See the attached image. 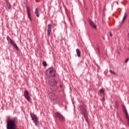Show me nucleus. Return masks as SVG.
Instances as JSON below:
<instances>
[{
  "mask_svg": "<svg viewBox=\"0 0 129 129\" xmlns=\"http://www.w3.org/2000/svg\"><path fill=\"white\" fill-rule=\"evenodd\" d=\"M18 118L17 117H14L8 120L7 121V129H17L18 127Z\"/></svg>",
  "mask_w": 129,
  "mask_h": 129,
  "instance_id": "nucleus-1",
  "label": "nucleus"
},
{
  "mask_svg": "<svg viewBox=\"0 0 129 129\" xmlns=\"http://www.w3.org/2000/svg\"><path fill=\"white\" fill-rule=\"evenodd\" d=\"M79 107L81 114L83 115L86 122L88 123V122H89V118H88V114L87 113L86 108L83 106L82 105H80Z\"/></svg>",
  "mask_w": 129,
  "mask_h": 129,
  "instance_id": "nucleus-2",
  "label": "nucleus"
},
{
  "mask_svg": "<svg viewBox=\"0 0 129 129\" xmlns=\"http://www.w3.org/2000/svg\"><path fill=\"white\" fill-rule=\"evenodd\" d=\"M46 75L47 77H55L56 71L53 68H49L46 71Z\"/></svg>",
  "mask_w": 129,
  "mask_h": 129,
  "instance_id": "nucleus-3",
  "label": "nucleus"
},
{
  "mask_svg": "<svg viewBox=\"0 0 129 129\" xmlns=\"http://www.w3.org/2000/svg\"><path fill=\"white\" fill-rule=\"evenodd\" d=\"M48 97L51 102H55L58 99V96L52 92H49L48 93Z\"/></svg>",
  "mask_w": 129,
  "mask_h": 129,
  "instance_id": "nucleus-4",
  "label": "nucleus"
},
{
  "mask_svg": "<svg viewBox=\"0 0 129 129\" xmlns=\"http://www.w3.org/2000/svg\"><path fill=\"white\" fill-rule=\"evenodd\" d=\"M55 117L58 118L61 122H65V117L59 112H57L55 113Z\"/></svg>",
  "mask_w": 129,
  "mask_h": 129,
  "instance_id": "nucleus-5",
  "label": "nucleus"
},
{
  "mask_svg": "<svg viewBox=\"0 0 129 129\" xmlns=\"http://www.w3.org/2000/svg\"><path fill=\"white\" fill-rule=\"evenodd\" d=\"M30 115L36 126H38L39 124V120H38V117H37V116L35 115V114H33V113H30Z\"/></svg>",
  "mask_w": 129,
  "mask_h": 129,
  "instance_id": "nucleus-6",
  "label": "nucleus"
},
{
  "mask_svg": "<svg viewBox=\"0 0 129 129\" xmlns=\"http://www.w3.org/2000/svg\"><path fill=\"white\" fill-rule=\"evenodd\" d=\"M24 96L29 102H31V97H30L29 92L27 90H25L24 92Z\"/></svg>",
  "mask_w": 129,
  "mask_h": 129,
  "instance_id": "nucleus-7",
  "label": "nucleus"
},
{
  "mask_svg": "<svg viewBox=\"0 0 129 129\" xmlns=\"http://www.w3.org/2000/svg\"><path fill=\"white\" fill-rule=\"evenodd\" d=\"M56 80L55 79H51L48 81V84L51 87H53V86H56Z\"/></svg>",
  "mask_w": 129,
  "mask_h": 129,
  "instance_id": "nucleus-8",
  "label": "nucleus"
},
{
  "mask_svg": "<svg viewBox=\"0 0 129 129\" xmlns=\"http://www.w3.org/2000/svg\"><path fill=\"white\" fill-rule=\"evenodd\" d=\"M27 16L30 22H32V16H31V9L28 6L26 7Z\"/></svg>",
  "mask_w": 129,
  "mask_h": 129,
  "instance_id": "nucleus-9",
  "label": "nucleus"
},
{
  "mask_svg": "<svg viewBox=\"0 0 129 129\" xmlns=\"http://www.w3.org/2000/svg\"><path fill=\"white\" fill-rule=\"evenodd\" d=\"M89 23L90 24V26L93 29H95V30H96L97 28H96V25H95V24H94V22L93 21L89 20Z\"/></svg>",
  "mask_w": 129,
  "mask_h": 129,
  "instance_id": "nucleus-10",
  "label": "nucleus"
},
{
  "mask_svg": "<svg viewBox=\"0 0 129 129\" xmlns=\"http://www.w3.org/2000/svg\"><path fill=\"white\" fill-rule=\"evenodd\" d=\"M51 27H52V25L51 24H48L47 25V33L48 37L50 36V33H51Z\"/></svg>",
  "mask_w": 129,
  "mask_h": 129,
  "instance_id": "nucleus-11",
  "label": "nucleus"
},
{
  "mask_svg": "<svg viewBox=\"0 0 129 129\" xmlns=\"http://www.w3.org/2000/svg\"><path fill=\"white\" fill-rule=\"evenodd\" d=\"M56 87H57V88H59V86L60 88H62V84H61V82H59V81H56Z\"/></svg>",
  "mask_w": 129,
  "mask_h": 129,
  "instance_id": "nucleus-12",
  "label": "nucleus"
},
{
  "mask_svg": "<svg viewBox=\"0 0 129 129\" xmlns=\"http://www.w3.org/2000/svg\"><path fill=\"white\" fill-rule=\"evenodd\" d=\"M11 44L12 45V46H13L14 48L16 49V50H17V51H19V47H18V45H17V44H16V43H15V42L12 41Z\"/></svg>",
  "mask_w": 129,
  "mask_h": 129,
  "instance_id": "nucleus-13",
  "label": "nucleus"
},
{
  "mask_svg": "<svg viewBox=\"0 0 129 129\" xmlns=\"http://www.w3.org/2000/svg\"><path fill=\"white\" fill-rule=\"evenodd\" d=\"M35 15H36V17L37 18H39V17H40V13L39 12V9L38 8H36L35 9Z\"/></svg>",
  "mask_w": 129,
  "mask_h": 129,
  "instance_id": "nucleus-14",
  "label": "nucleus"
},
{
  "mask_svg": "<svg viewBox=\"0 0 129 129\" xmlns=\"http://www.w3.org/2000/svg\"><path fill=\"white\" fill-rule=\"evenodd\" d=\"M76 52H77V55L78 57H80L81 56V52H80V50L79 49L77 48L76 49Z\"/></svg>",
  "mask_w": 129,
  "mask_h": 129,
  "instance_id": "nucleus-15",
  "label": "nucleus"
},
{
  "mask_svg": "<svg viewBox=\"0 0 129 129\" xmlns=\"http://www.w3.org/2000/svg\"><path fill=\"white\" fill-rule=\"evenodd\" d=\"M7 41H8V42H10V44L12 43V42H14V41H13V40H12L11 37H10V36H7Z\"/></svg>",
  "mask_w": 129,
  "mask_h": 129,
  "instance_id": "nucleus-16",
  "label": "nucleus"
},
{
  "mask_svg": "<svg viewBox=\"0 0 129 129\" xmlns=\"http://www.w3.org/2000/svg\"><path fill=\"white\" fill-rule=\"evenodd\" d=\"M125 19H126V13L124 14V15L123 17L122 21H121V23H123V22H124Z\"/></svg>",
  "mask_w": 129,
  "mask_h": 129,
  "instance_id": "nucleus-17",
  "label": "nucleus"
},
{
  "mask_svg": "<svg viewBox=\"0 0 129 129\" xmlns=\"http://www.w3.org/2000/svg\"><path fill=\"white\" fill-rule=\"evenodd\" d=\"M43 66H44V67H46V66H47V62H46V61H44L42 63Z\"/></svg>",
  "mask_w": 129,
  "mask_h": 129,
  "instance_id": "nucleus-18",
  "label": "nucleus"
},
{
  "mask_svg": "<svg viewBox=\"0 0 129 129\" xmlns=\"http://www.w3.org/2000/svg\"><path fill=\"white\" fill-rule=\"evenodd\" d=\"M104 93V91H103V89H100L99 90V93H100V94H101V93Z\"/></svg>",
  "mask_w": 129,
  "mask_h": 129,
  "instance_id": "nucleus-19",
  "label": "nucleus"
},
{
  "mask_svg": "<svg viewBox=\"0 0 129 129\" xmlns=\"http://www.w3.org/2000/svg\"><path fill=\"white\" fill-rule=\"evenodd\" d=\"M109 72L111 73V74H114V75H115V73L111 70L109 71Z\"/></svg>",
  "mask_w": 129,
  "mask_h": 129,
  "instance_id": "nucleus-20",
  "label": "nucleus"
},
{
  "mask_svg": "<svg viewBox=\"0 0 129 129\" xmlns=\"http://www.w3.org/2000/svg\"><path fill=\"white\" fill-rule=\"evenodd\" d=\"M115 104L116 105V106H117V107H118V103L117 102V101H115Z\"/></svg>",
  "mask_w": 129,
  "mask_h": 129,
  "instance_id": "nucleus-21",
  "label": "nucleus"
},
{
  "mask_svg": "<svg viewBox=\"0 0 129 129\" xmlns=\"http://www.w3.org/2000/svg\"><path fill=\"white\" fill-rule=\"evenodd\" d=\"M8 10H11V5L10 4H8Z\"/></svg>",
  "mask_w": 129,
  "mask_h": 129,
  "instance_id": "nucleus-22",
  "label": "nucleus"
},
{
  "mask_svg": "<svg viewBox=\"0 0 129 129\" xmlns=\"http://www.w3.org/2000/svg\"><path fill=\"white\" fill-rule=\"evenodd\" d=\"M97 50L98 51V53H100V51H99V47H97Z\"/></svg>",
  "mask_w": 129,
  "mask_h": 129,
  "instance_id": "nucleus-23",
  "label": "nucleus"
},
{
  "mask_svg": "<svg viewBox=\"0 0 129 129\" xmlns=\"http://www.w3.org/2000/svg\"><path fill=\"white\" fill-rule=\"evenodd\" d=\"M101 101H102V102H104V101H105V98H103L101 99Z\"/></svg>",
  "mask_w": 129,
  "mask_h": 129,
  "instance_id": "nucleus-24",
  "label": "nucleus"
},
{
  "mask_svg": "<svg viewBox=\"0 0 129 129\" xmlns=\"http://www.w3.org/2000/svg\"><path fill=\"white\" fill-rule=\"evenodd\" d=\"M128 61V58H126L125 60V63H127Z\"/></svg>",
  "mask_w": 129,
  "mask_h": 129,
  "instance_id": "nucleus-25",
  "label": "nucleus"
},
{
  "mask_svg": "<svg viewBox=\"0 0 129 129\" xmlns=\"http://www.w3.org/2000/svg\"><path fill=\"white\" fill-rule=\"evenodd\" d=\"M109 34L110 37H112V34L111 33V32H109Z\"/></svg>",
  "mask_w": 129,
  "mask_h": 129,
  "instance_id": "nucleus-26",
  "label": "nucleus"
},
{
  "mask_svg": "<svg viewBox=\"0 0 129 129\" xmlns=\"http://www.w3.org/2000/svg\"><path fill=\"white\" fill-rule=\"evenodd\" d=\"M127 49H128V51H129V47H128Z\"/></svg>",
  "mask_w": 129,
  "mask_h": 129,
  "instance_id": "nucleus-27",
  "label": "nucleus"
},
{
  "mask_svg": "<svg viewBox=\"0 0 129 129\" xmlns=\"http://www.w3.org/2000/svg\"><path fill=\"white\" fill-rule=\"evenodd\" d=\"M83 120L84 121V119L83 118Z\"/></svg>",
  "mask_w": 129,
  "mask_h": 129,
  "instance_id": "nucleus-28",
  "label": "nucleus"
}]
</instances>
